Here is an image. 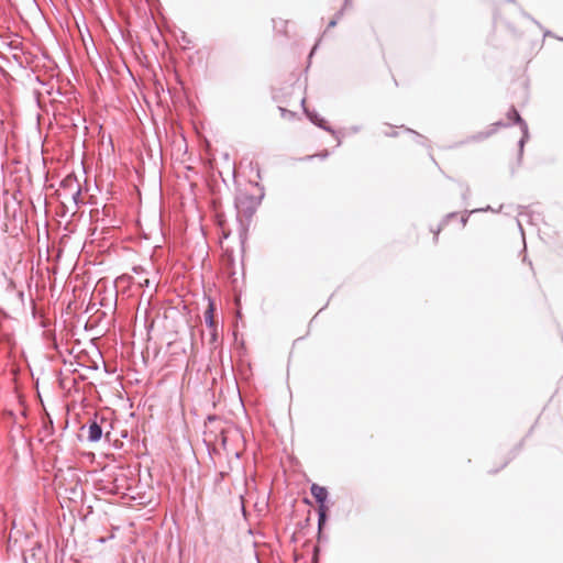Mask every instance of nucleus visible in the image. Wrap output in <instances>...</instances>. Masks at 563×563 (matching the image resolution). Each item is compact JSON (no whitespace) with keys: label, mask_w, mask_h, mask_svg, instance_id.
I'll use <instances>...</instances> for the list:
<instances>
[{"label":"nucleus","mask_w":563,"mask_h":563,"mask_svg":"<svg viewBox=\"0 0 563 563\" xmlns=\"http://www.w3.org/2000/svg\"><path fill=\"white\" fill-rule=\"evenodd\" d=\"M311 494L320 505V521L324 519V501L328 497V490L325 487L312 484Z\"/></svg>","instance_id":"f03ea898"},{"label":"nucleus","mask_w":563,"mask_h":563,"mask_svg":"<svg viewBox=\"0 0 563 563\" xmlns=\"http://www.w3.org/2000/svg\"><path fill=\"white\" fill-rule=\"evenodd\" d=\"M235 205L240 213H243L245 217H250L254 213L257 201L254 197L245 192H240L236 197Z\"/></svg>","instance_id":"f257e3e1"},{"label":"nucleus","mask_w":563,"mask_h":563,"mask_svg":"<svg viewBox=\"0 0 563 563\" xmlns=\"http://www.w3.org/2000/svg\"><path fill=\"white\" fill-rule=\"evenodd\" d=\"M510 114L511 117L510 118H514V120L517 122V123H522V119L520 117V114L518 113V111L516 109H511L510 110Z\"/></svg>","instance_id":"423d86ee"},{"label":"nucleus","mask_w":563,"mask_h":563,"mask_svg":"<svg viewBox=\"0 0 563 563\" xmlns=\"http://www.w3.org/2000/svg\"><path fill=\"white\" fill-rule=\"evenodd\" d=\"M333 25H335V22H334V21H331V22H330V26H333Z\"/></svg>","instance_id":"6e6552de"},{"label":"nucleus","mask_w":563,"mask_h":563,"mask_svg":"<svg viewBox=\"0 0 563 563\" xmlns=\"http://www.w3.org/2000/svg\"><path fill=\"white\" fill-rule=\"evenodd\" d=\"M102 435V428L97 421H92L88 428V439L92 442L99 441Z\"/></svg>","instance_id":"20e7f679"},{"label":"nucleus","mask_w":563,"mask_h":563,"mask_svg":"<svg viewBox=\"0 0 563 563\" xmlns=\"http://www.w3.org/2000/svg\"><path fill=\"white\" fill-rule=\"evenodd\" d=\"M386 135H390V136H394L396 135L394 132H385Z\"/></svg>","instance_id":"0eeeda50"},{"label":"nucleus","mask_w":563,"mask_h":563,"mask_svg":"<svg viewBox=\"0 0 563 563\" xmlns=\"http://www.w3.org/2000/svg\"><path fill=\"white\" fill-rule=\"evenodd\" d=\"M73 186H75V188H74V191L71 192V195L75 198L77 195L80 194V187H79V184L77 183V179L75 177L68 176L62 181L63 188L70 189Z\"/></svg>","instance_id":"39448f33"},{"label":"nucleus","mask_w":563,"mask_h":563,"mask_svg":"<svg viewBox=\"0 0 563 563\" xmlns=\"http://www.w3.org/2000/svg\"><path fill=\"white\" fill-rule=\"evenodd\" d=\"M203 317H205V321H206L207 325L211 330L212 336H214L217 325H216V320H214V305L211 301L209 302L208 308L206 309V311L203 313Z\"/></svg>","instance_id":"7ed1b4c3"}]
</instances>
